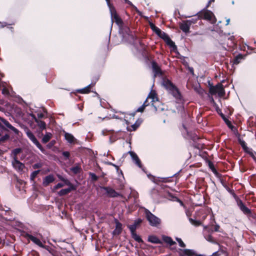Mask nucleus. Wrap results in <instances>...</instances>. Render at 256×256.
<instances>
[{"label": "nucleus", "instance_id": "1", "mask_svg": "<svg viewBox=\"0 0 256 256\" xmlns=\"http://www.w3.org/2000/svg\"><path fill=\"white\" fill-rule=\"evenodd\" d=\"M110 11L112 22H113L114 20L115 22L118 26L120 34L122 36L123 40L130 44H133L135 40V36L130 31V28L126 26H123V22L117 14L114 7L110 8Z\"/></svg>", "mask_w": 256, "mask_h": 256}, {"label": "nucleus", "instance_id": "2", "mask_svg": "<svg viewBox=\"0 0 256 256\" xmlns=\"http://www.w3.org/2000/svg\"><path fill=\"white\" fill-rule=\"evenodd\" d=\"M148 100H151L150 103L152 106L154 107V110L156 111L158 110L156 105L154 104L156 102L158 101V98L156 96V94L154 92H150L148 94L147 98L144 102L143 104L140 106V108H138L136 112H142L144 110L146 106H148L149 105V103L148 102Z\"/></svg>", "mask_w": 256, "mask_h": 256}, {"label": "nucleus", "instance_id": "3", "mask_svg": "<svg viewBox=\"0 0 256 256\" xmlns=\"http://www.w3.org/2000/svg\"><path fill=\"white\" fill-rule=\"evenodd\" d=\"M144 213L146 218L151 226L157 227L160 224L161 220L152 214L148 210L146 209Z\"/></svg>", "mask_w": 256, "mask_h": 256}, {"label": "nucleus", "instance_id": "4", "mask_svg": "<svg viewBox=\"0 0 256 256\" xmlns=\"http://www.w3.org/2000/svg\"><path fill=\"white\" fill-rule=\"evenodd\" d=\"M206 8L202 10V12L199 14L202 16L203 14L202 18L204 20H206L210 22L212 24H214L216 22V19L214 14L210 10H207Z\"/></svg>", "mask_w": 256, "mask_h": 256}, {"label": "nucleus", "instance_id": "5", "mask_svg": "<svg viewBox=\"0 0 256 256\" xmlns=\"http://www.w3.org/2000/svg\"><path fill=\"white\" fill-rule=\"evenodd\" d=\"M25 132L27 136L30 140L37 146V148L42 152H44V148L42 145L40 144L32 132L28 128L25 130Z\"/></svg>", "mask_w": 256, "mask_h": 256}, {"label": "nucleus", "instance_id": "6", "mask_svg": "<svg viewBox=\"0 0 256 256\" xmlns=\"http://www.w3.org/2000/svg\"><path fill=\"white\" fill-rule=\"evenodd\" d=\"M0 128H2L4 130H6V128H9L13 131L16 134H18L19 130L12 126L8 121L3 118H0Z\"/></svg>", "mask_w": 256, "mask_h": 256}, {"label": "nucleus", "instance_id": "7", "mask_svg": "<svg viewBox=\"0 0 256 256\" xmlns=\"http://www.w3.org/2000/svg\"><path fill=\"white\" fill-rule=\"evenodd\" d=\"M12 164L14 168L18 172H22L25 168L24 164L18 159L12 160Z\"/></svg>", "mask_w": 256, "mask_h": 256}, {"label": "nucleus", "instance_id": "8", "mask_svg": "<svg viewBox=\"0 0 256 256\" xmlns=\"http://www.w3.org/2000/svg\"><path fill=\"white\" fill-rule=\"evenodd\" d=\"M101 188L106 190L108 196L111 198H116L120 196V194L110 187L103 186Z\"/></svg>", "mask_w": 256, "mask_h": 256}, {"label": "nucleus", "instance_id": "9", "mask_svg": "<svg viewBox=\"0 0 256 256\" xmlns=\"http://www.w3.org/2000/svg\"><path fill=\"white\" fill-rule=\"evenodd\" d=\"M0 210L2 211H4L6 212V214H8V216L6 218V220H12L13 219H14V218L13 217L14 214L10 210V208H8L6 206H0Z\"/></svg>", "mask_w": 256, "mask_h": 256}, {"label": "nucleus", "instance_id": "10", "mask_svg": "<svg viewBox=\"0 0 256 256\" xmlns=\"http://www.w3.org/2000/svg\"><path fill=\"white\" fill-rule=\"evenodd\" d=\"M25 237L28 239L31 240L34 243L38 246H39L41 248L44 247V245L37 238L27 233L25 234Z\"/></svg>", "mask_w": 256, "mask_h": 256}, {"label": "nucleus", "instance_id": "11", "mask_svg": "<svg viewBox=\"0 0 256 256\" xmlns=\"http://www.w3.org/2000/svg\"><path fill=\"white\" fill-rule=\"evenodd\" d=\"M130 154L133 160V162L136 164L140 168H142V164H141V162L137 154L134 152L130 151L128 152Z\"/></svg>", "mask_w": 256, "mask_h": 256}, {"label": "nucleus", "instance_id": "12", "mask_svg": "<svg viewBox=\"0 0 256 256\" xmlns=\"http://www.w3.org/2000/svg\"><path fill=\"white\" fill-rule=\"evenodd\" d=\"M130 154L133 160V162L136 164L140 168H142V164H141V162L137 154L134 152L130 151L128 152Z\"/></svg>", "mask_w": 256, "mask_h": 256}, {"label": "nucleus", "instance_id": "13", "mask_svg": "<svg viewBox=\"0 0 256 256\" xmlns=\"http://www.w3.org/2000/svg\"><path fill=\"white\" fill-rule=\"evenodd\" d=\"M169 92L178 100L179 102L182 101V96L178 88L175 86L170 90Z\"/></svg>", "mask_w": 256, "mask_h": 256}, {"label": "nucleus", "instance_id": "14", "mask_svg": "<svg viewBox=\"0 0 256 256\" xmlns=\"http://www.w3.org/2000/svg\"><path fill=\"white\" fill-rule=\"evenodd\" d=\"M190 21H184L180 25V30L185 33H188L190 32Z\"/></svg>", "mask_w": 256, "mask_h": 256}, {"label": "nucleus", "instance_id": "15", "mask_svg": "<svg viewBox=\"0 0 256 256\" xmlns=\"http://www.w3.org/2000/svg\"><path fill=\"white\" fill-rule=\"evenodd\" d=\"M236 202L239 208L244 214H250V210L240 200H237Z\"/></svg>", "mask_w": 256, "mask_h": 256}, {"label": "nucleus", "instance_id": "16", "mask_svg": "<svg viewBox=\"0 0 256 256\" xmlns=\"http://www.w3.org/2000/svg\"><path fill=\"white\" fill-rule=\"evenodd\" d=\"M70 187L67 188L62 189L58 192V194L60 196H62L64 195H66L69 192H70L72 190H74L75 187L72 184L68 185Z\"/></svg>", "mask_w": 256, "mask_h": 256}, {"label": "nucleus", "instance_id": "17", "mask_svg": "<svg viewBox=\"0 0 256 256\" xmlns=\"http://www.w3.org/2000/svg\"><path fill=\"white\" fill-rule=\"evenodd\" d=\"M152 66L153 72H154V76H156V75H161L162 74L160 67L156 62H152Z\"/></svg>", "mask_w": 256, "mask_h": 256}, {"label": "nucleus", "instance_id": "18", "mask_svg": "<svg viewBox=\"0 0 256 256\" xmlns=\"http://www.w3.org/2000/svg\"><path fill=\"white\" fill-rule=\"evenodd\" d=\"M116 228L112 232L114 235H118L122 231V224L117 220H115Z\"/></svg>", "mask_w": 256, "mask_h": 256}, {"label": "nucleus", "instance_id": "19", "mask_svg": "<svg viewBox=\"0 0 256 256\" xmlns=\"http://www.w3.org/2000/svg\"><path fill=\"white\" fill-rule=\"evenodd\" d=\"M142 222V220L140 218H138L136 220L134 223L128 226V228L130 231V232H136V230L137 228V226L140 225Z\"/></svg>", "mask_w": 256, "mask_h": 256}, {"label": "nucleus", "instance_id": "20", "mask_svg": "<svg viewBox=\"0 0 256 256\" xmlns=\"http://www.w3.org/2000/svg\"><path fill=\"white\" fill-rule=\"evenodd\" d=\"M54 180V176L52 174H49L46 176L42 184L44 186H48Z\"/></svg>", "mask_w": 256, "mask_h": 256}, {"label": "nucleus", "instance_id": "21", "mask_svg": "<svg viewBox=\"0 0 256 256\" xmlns=\"http://www.w3.org/2000/svg\"><path fill=\"white\" fill-rule=\"evenodd\" d=\"M148 242L155 244H162V241L156 236L151 235L148 236Z\"/></svg>", "mask_w": 256, "mask_h": 256}, {"label": "nucleus", "instance_id": "22", "mask_svg": "<svg viewBox=\"0 0 256 256\" xmlns=\"http://www.w3.org/2000/svg\"><path fill=\"white\" fill-rule=\"evenodd\" d=\"M22 152V148H16L14 149L12 151V153L10 154V156L12 158V160L18 159L17 156L18 155Z\"/></svg>", "mask_w": 256, "mask_h": 256}, {"label": "nucleus", "instance_id": "23", "mask_svg": "<svg viewBox=\"0 0 256 256\" xmlns=\"http://www.w3.org/2000/svg\"><path fill=\"white\" fill-rule=\"evenodd\" d=\"M94 84H90L85 88L78 90L76 91L81 94H88L90 92V88L92 86H93Z\"/></svg>", "mask_w": 256, "mask_h": 256}, {"label": "nucleus", "instance_id": "24", "mask_svg": "<svg viewBox=\"0 0 256 256\" xmlns=\"http://www.w3.org/2000/svg\"><path fill=\"white\" fill-rule=\"evenodd\" d=\"M162 84L168 91L174 86L168 80H164Z\"/></svg>", "mask_w": 256, "mask_h": 256}, {"label": "nucleus", "instance_id": "25", "mask_svg": "<svg viewBox=\"0 0 256 256\" xmlns=\"http://www.w3.org/2000/svg\"><path fill=\"white\" fill-rule=\"evenodd\" d=\"M162 240L165 242L169 244L170 246L176 244V242H174L170 237L168 236H162Z\"/></svg>", "mask_w": 256, "mask_h": 256}, {"label": "nucleus", "instance_id": "26", "mask_svg": "<svg viewBox=\"0 0 256 256\" xmlns=\"http://www.w3.org/2000/svg\"><path fill=\"white\" fill-rule=\"evenodd\" d=\"M64 137H65L66 140L69 143H72L76 140V139L74 138V137L72 134L68 133V132L65 133Z\"/></svg>", "mask_w": 256, "mask_h": 256}, {"label": "nucleus", "instance_id": "27", "mask_svg": "<svg viewBox=\"0 0 256 256\" xmlns=\"http://www.w3.org/2000/svg\"><path fill=\"white\" fill-rule=\"evenodd\" d=\"M217 86V93L220 96H222L224 94V90L223 86L221 84H218Z\"/></svg>", "mask_w": 256, "mask_h": 256}, {"label": "nucleus", "instance_id": "28", "mask_svg": "<svg viewBox=\"0 0 256 256\" xmlns=\"http://www.w3.org/2000/svg\"><path fill=\"white\" fill-rule=\"evenodd\" d=\"M52 134L50 132H46L42 138V142L44 144L48 142L52 138Z\"/></svg>", "mask_w": 256, "mask_h": 256}, {"label": "nucleus", "instance_id": "29", "mask_svg": "<svg viewBox=\"0 0 256 256\" xmlns=\"http://www.w3.org/2000/svg\"><path fill=\"white\" fill-rule=\"evenodd\" d=\"M244 58V57L242 54H239L236 56L233 60V64H240L242 60Z\"/></svg>", "mask_w": 256, "mask_h": 256}, {"label": "nucleus", "instance_id": "30", "mask_svg": "<svg viewBox=\"0 0 256 256\" xmlns=\"http://www.w3.org/2000/svg\"><path fill=\"white\" fill-rule=\"evenodd\" d=\"M81 168L79 165H76L70 168V170L73 172L74 174H78L81 171Z\"/></svg>", "mask_w": 256, "mask_h": 256}, {"label": "nucleus", "instance_id": "31", "mask_svg": "<svg viewBox=\"0 0 256 256\" xmlns=\"http://www.w3.org/2000/svg\"><path fill=\"white\" fill-rule=\"evenodd\" d=\"M132 238L137 242H142L143 240L140 238V237L138 236L136 232H131Z\"/></svg>", "mask_w": 256, "mask_h": 256}, {"label": "nucleus", "instance_id": "32", "mask_svg": "<svg viewBox=\"0 0 256 256\" xmlns=\"http://www.w3.org/2000/svg\"><path fill=\"white\" fill-rule=\"evenodd\" d=\"M201 12H198L195 15V16H197L196 18H192V19L189 20H186V21H190V26L192 24H195L197 22L198 20L200 18H202V17H201V16L199 14Z\"/></svg>", "mask_w": 256, "mask_h": 256}, {"label": "nucleus", "instance_id": "33", "mask_svg": "<svg viewBox=\"0 0 256 256\" xmlns=\"http://www.w3.org/2000/svg\"><path fill=\"white\" fill-rule=\"evenodd\" d=\"M36 123L42 130L46 128V124L44 121L38 120Z\"/></svg>", "mask_w": 256, "mask_h": 256}, {"label": "nucleus", "instance_id": "34", "mask_svg": "<svg viewBox=\"0 0 256 256\" xmlns=\"http://www.w3.org/2000/svg\"><path fill=\"white\" fill-rule=\"evenodd\" d=\"M151 29L157 34L160 33L161 30L156 27L154 24L150 23V24Z\"/></svg>", "mask_w": 256, "mask_h": 256}, {"label": "nucleus", "instance_id": "35", "mask_svg": "<svg viewBox=\"0 0 256 256\" xmlns=\"http://www.w3.org/2000/svg\"><path fill=\"white\" fill-rule=\"evenodd\" d=\"M10 138V136L8 134H6L5 135L2 136L0 138V144H2L6 141H7Z\"/></svg>", "mask_w": 256, "mask_h": 256}, {"label": "nucleus", "instance_id": "36", "mask_svg": "<svg viewBox=\"0 0 256 256\" xmlns=\"http://www.w3.org/2000/svg\"><path fill=\"white\" fill-rule=\"evenodd\" d=\"M217 84L216 86H210V92L211 94H217Z\"/></svg>", "mask_w": 256, "mask_h": 256}, {"label": "nucleus", "instance_id": "37", "mask_svg": "<svg viewBox=\"0 0 256 256\" xmlns=\"http://www.w3.org/2000/svg\"><path fill=\"white\" fill-rule=\"evenodd\" d=\"M158 36L165 40L169 36L166 33L162 30L158 34Z\"/></svg>", "mask_w": 256, "mask_h": 256}, {"label": "nucleus", "instance_id": "38", "mask_svg": "<svg viewBox=\"0 0 256 256\" xmlns=\"http://www.w3.org/2000/svg\"><path fill=\"white\" fill-rule=\"evenodd\" d=\"M166 44L169 45L171 47H174V48H176V46L174 43V42H173L171 39L170 38V37L168 36V38H166L165 40H164Z\"/></svg>", "mask_w": 256, "mask_h": 256}, {"label": "nucleus", "instance_id": "39", "mask_svg": "<svg viewBox=\"0 0 256 256\" xmlns=\"http://www.w3.org/2000/svg\"><path fill=\"white\" fill-rule=\"evenodd\" d=\"M126 3H127L129 5H130L139 14H140V12L138 10L137 8L134 6L131 2L128 0H124Z\"/></svg>", "mask_w": 256, "mask_h": 256}, {"label": "nucleus", "instance_id": "40", "mask_svg": "<svg viewBox=\"0 0 256 256\" xmlns=\"http://www.w3.org/2000/svg\"><path fill=\"white\" fill-rule=\"evenodd\" d=\"M189 220L192 224L195 226H198L201 224V222L200 221L194 220L192 218H189Z\"/></svg>", "mask_w": 256, "mask_h": 256}, {"label": "nucleus", "instance_id": "41", "mask_svg": "<svg viewBox=\"0 0 256 256\" xmlns=\"http://www.w3.org/2000/svg\"><path fill=\"white\" fill-rule=\"evenodd\" d=\"M40 172V170H35V171L33 172L31 174L30 176V180H33L36 178V176Z\"/></svg>", "mask_w": 256, "mask_h": 256}, {"label": "nucleus", "instance_id": "42", "mask_svg": "<svg viewBox=\"0 0 256 256\" xmlns=\"http://www.w3.org/2000/svg\"><path fill=\"white\" fill-rule=\"evenodd\" d=\"M89 175L90 176L92 180L94 182L96 181L98 178V177L94 173L90 172Z\"/></svg>", "mask_w": 256, "mask_h": 256}, {"label": "nucleus", "instance_id": "43", "mask_svg": "<svg viewBox=\"0 0 256 256\" xmlns=\"http://www.w3.org/2000/svg\"><path fill=\"white\" fill-rule=\"evenodd\" d=\"M176 240L178 242L179 246L182 248H185L186 244H185L182 242L181 238H176Z\"/></svg>", "mask_w": 256, "mask_h": 256}, {"label": "nucleus", "instance_id": "44", "mask_svg": "<svg viewBox=\"0 0 256 256\" xmlns=\"http://www.w3.org/2000/svg\"><path fill=\"white\" fill-rule=\"evenodd\" d=\"M64 186V184H62V183H58V184L56 185V186L54 187V188H53V190L54 191V190H57V189H58V188H62V187H63V186Z\"/></svg>", "mask_w": 256, "mask_h": 256}, {"label": "nucleus", "instance_id": "45", "mask_svg": "<svg viewBox=\"0 0 256 256\" xmlns=\"http://www.w3.org/2000/svg\"><path fill=\"white\" fill-rule=\"evenodd\" d=\"M59 178L63 181L64 182L65 184H66V185H69V184H70V182L68 180H66L65 178H62V176H58Z\"/></svg>", "mask_w": 256, "mask_h": 256}, {"label": "nucleus", "instance_id": "46", "mask_svg": "<svg viewBox=\"0 0 256 256\" xmlns=\"http://www.w3.org/2000/svg\"><path fill=\"white\" fill-rule=\"evenodd\" d=\"M239 142L240 144V146H242V148H243V150L246 148L247 146H246V143L244 141L242 140H239Z\"/></svg>", "mask_w": 256, "mask_h": 256}, {"label": "nucleus", "instance_id": "47", "mask_svg": "<svg viewBox=\"0 0 256 256\" xmlns=\"http://www.w3.org/2000/svg\"><path fill=\"white\" fill-rule=\"evenodd\" d=\"M244 150L245 152L248 154H251V152H253V150L252 148H248V146L245 148L244 149Z\"/></svg>", "mask_w": 256, "mask_h": 256}, {"label": "nucleus", "instance_id": "48", "mask_svg": "<svg viewBox=\"0 0 256 256\" xmlns=\"http://www.w3.org/2000/svg\"><path fill=\"white\" fill-rule=\"evenodd\" d=\"M250 155L252 157V158L256 162V152L253 151Z\"/></svg>", "mask_w": 256, "mask_h": 256}, {"label": "nucleus", "instance_id": "49", "mask_svg": "<svg viewBox=\"0 0 256 256\" xmlns=\"http://www.w3.org/2000/svg\"><path fill=\"white\" fill-rule=\"evenodd\" d=\"M56 144V140H52L48 144V147L49 148H52V146H54Z\"/></svg>", "mask_w": 256, "mask_h": 256}, {"label": "nucleus", "instance_id": "50", "mask_svg": "<svg viewBox=\"0 0 256 256\" xmlns=\"http://www.w3.org/2000/svg\"><path fill=\"white\" fill-rule=\"evenodd\" d=\"M42 167V164L40 163H36L33 165V168L34 169Z\"/></svg>", "mask_w": 256, "mask_h": 256}, {"label": "nucleus", "instance_id": "51", "mask_svg": "<svg viewBox=\"0 0 256 256\" xmlns=\"http://www.w3.org/2000/svg\"><path fill=\"white\" fill-rule=\"evenodd\" d=\"M114 118H117V119H120V120H123L124 119V120L126 121V120L125 118V116H120L118 115H114Z\"/></svg>", "mask_w": 256, "mask_h": 256}, {"label": "nucleus", "instance_id": "52", "mask_svg": "<svg viewBox=\"0 0 256 256\" xmlns=\"http://www.w3.org/2000/svg\"><path fill=\"white\" fill-rule=\"evenodd\" d=\"M206 239L210 242H213V238L210 235H208L206 237Z\"/></svg>", "mask_w": 256, "mask_h": 256}, {"label": "nucleus", "instance_id": "53", "mask_svg": "<svg viewBox=\"0 0 256 256\" xmlns=\"http://www.w3.org/2000/svg\"><path fill=\"white\" fill-rule=\"evenodd\" d=\"M108 164H109V165H111V166H114V167L116 168V170L117 172H118V170H119V168H118V166L117 165H116V164H112V162H108Z\"/></svg>", "mask_w": 256, "mask_h": 256}, {"label": "nucleus", "instance_id": "54", "mask_svg": "<svg viewBox=\"0 0 256 256\" xmlns=\"http://www.w3.org/2000/svg\"><path fill=\"white\" fill-rule=\"evenodd\" d=\"M62 155H63L64 157H66V158H69V156H70V153H69V152H66H66H62Z\"/></svg>", "mask_w": 256, "mask_h": 256}, {"label": "nucleus", "instance_id": "55", "mask_svg": "<svg viewBox=\"0 0 256 256\" xmlns=\"http://www.w3.org/2000/svg\"><path fill=\"white\" fill-rule=\"evenodd\" d=\"M116 140V138H114L113 136H111L110 137V142L112 143Z\"/></svg>", "mask_w": 256, "mask_h": 256}, {"label": "nucleus", "instance_id": "56", "mask_svg": "<svg viewBox=\"0 0 256 256\" xmlns=\"http://www.w3.org/2000/svg\"><path fill=\"white\" fill-rule=\"evenodd\" d=\"M138 124H137L136 123L132 125V128L133 130H136V129L138 128Z\"/></svg>", "mask_w": 256, "mask_h": 256}, {"label": "nucleus", "instance_id": "57", "mask_svg": "<svg viewBox=\"0 0 256 256\" xmlns=\"http://www.w3.org/2000/svg\"><path fill=\"white\" fill-rule=\"evenodd\" d=\"M30 116L32 117V119L34 120L36 122L39 120L34 114H31Z\"/></svg>", "mask_w": 256, "mask_h": 256}, {"label": "nucleus", "instance_id": "58", "mask_svg": "<svg viewBox=\"0 0 256 256\" xmlns=\"http://www.w3.org/2000/svg\"><path fill=\"white\" fill-rule=\"evenodd\" d=\"M2 93L3 94H8V90L6 88H4L2 89Z\"/></svg>", "mask_w": 256, "mask_h": 256}, {"label": "nucleus", "instance_id": "59", "mask_svg": "<svg viewBox=\"0 0 256 256\" xmlns=\"http://www.w3.org/2000/svg\"><path fill=\"white\" fill-rule=\"evenodd\" d=\"M110 132V130H103L102 131V134L103 136H106V135H107V134H107V133H108V132Z\"/></svg>", "mask_w": 256, "mask_h": 256}, {"label": "nucleus", "instance_id": "60", "mask_svg": "<svg viewBox=\"0 0 256 256\" xmlns=\"http://www.w3.org/2000/svg\"><path fill=\"white\" fill-rule=\"evenodd\" d=\"M38 118H42L44 117V114L42 113L38 114Z\"/></svg>", "mask_w": 256, "mask_h": 256}, {"label": "nucleus", "instance_id": "61", "mask_svg": "<svg viewBox=\"0 0 256 256\" xmlns=\"http://www.w3.org/2000/svg\"><path fill=\"white\" fill-rule=\"evenodd\" d=\"M220 228V226L218 224H216L214 226V231L218 232Z\"/></svg>", "mask_w": 256, "mask_h": 256}, {"label": "nucleus", "instance_id": "62", "mask_svg": "<svg viewBox=\"0 0 256 256\" xmlns=\"http://www.w3.org/2000/svg\"><path fill=\"white\" fill-rule=\"evenodd\" d=\"M106 3H107V4L108 6L109 7V9L110 8H113L111 4H110V0H106Z\"/></svg>", "mask_w": 256, "mask_h": 256}, {"label": "nucleus", "instance_id": "63", "mask_svg": "<svg viewBox=\"0 0 256 256\" xmlns=\"http://www.w3.org/2000/svg\"><path fill=\"white\" fill-rule=\"evenodd\" d=\"M214 2V0H210L208 2V4L206 6V8H207L209 6H210V3H212V2Z\"/></svg>", "mask_w": 256, "mask_h": 256}, {"label": "nucleus", "instance_id": "64", "mask_svg": "<svg viewBox=\"0 0 256 256\" xmlns=\"http://www.w3.org/2000/svg\"><path fill=\"white\" fill-rule=\"evenodd\" d=\"M7 25L6 22H4L2 25L0 26V28H2Z\"/></svg>", "mask_w": 256, "mask_h": 256}]
</instances>
